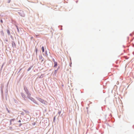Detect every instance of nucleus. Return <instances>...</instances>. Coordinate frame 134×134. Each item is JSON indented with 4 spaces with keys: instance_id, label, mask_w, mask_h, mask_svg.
I'll list each match as a JSON object with an SVG mask.
<instances>
[{
    "instance_id": "f257e3e1",
    "label": "nucleus",
    "mask_w": 134,
    "mask_h": 134,
    "mask_svg": "<svg viewBox=\"0 0 134 134\" xmlns=\"http://www.w3.org/2000/svg\"><path fill=\"white\" fill-rule=\"evenodd\" d=\"M24 90L25 92H26V94L28 95V96H27L28 97L29 99H31L30 96H31V94L29 92L27 88L26 87H24Z\"/></svg>"
},
{
    "instance_id": "f03ea898",
    "label": "nucleus",
    "mask_w": 134,
    "mask_h": 134,
    "mask_svg": "<svg viewBox=\"0 0 134 134\" xmlns=\"http://www.w3.org/2000/svg\"><path fill=\"white\" fill-rule=\"evenodd\" d=\"M38 100L39 101L44 104H46L47 103V101L44 100L43 99L41 98H38Z\"/></svg>"
},
{
    "instance_id": "7ed1b4c3",
    "label": "nucleus",
    "mask_w": 134,
    "mask_h": 134,
    "mask_svg": "<svg viewBox=\"0 0 134 134\" xmlns=\"http://www.w3.org/2000/svg\"><path fill=\"white\" fill-rule=\"evenodd\" d=\"M21 95L22 97L23 98H24V99H25V98H26V96L25 95L24 93H21Z\"/></svg>"
},
{
    "instance_id": "20e7f679",
    "label": "nucleus",
    "mask_w": 134,
    "mask_h": 134,
    "mask_svg": "<svg viewBox=\"0 0 134 134\" xmlns=\"http://www.w3.org/2000/svg\"><path fill=\"white\" fill-rule=\"evenodd\" d=\"M12 46L13 47H15V43L14 42H12Z\"/></svg>"
},
{
    "instance_id": "39448f33",
    "label": "nucleus",
    "mask_w": 134,
    "mask_h": 134,
    "mask_svg": "<svg viewBox=\"0 0 134 134\" xmlns=\"http://www.w3.org/2000/svg\"><path fill=\"white\" fill-rule=\"evenodd\" d=\"M15 120V119H11L10 120V124L11 125L12 124V122L14 121Z\"/></svg>"
},
{
    "instance_id": "423d86ee",
    "label": "nucleus",
    "mask_w": 134,
    "mask_h": 134,
    "mask_svg": "<svg viewBox=\"0 0 134 134\" xmlns=\"http://www.w3.org/2000/svg\"><path fill=\"white\" fill-rule=\"evenodd\" d=\"M54 67H55L57 66V62H54Z\"/></svg>"
},
{
    "instance_id": "0eeeda50",
    "label": "nucleus",
    "mask_w": 134,
    "mask_h": 134,
    "mask_svg": "<svg viewBox=\"0 0 134 134\" xmlns=\"http://www.w3.org/2000/svg\"><path fill=\"white\" fill-rule=\"evenodd\" d=\"M42 52H44V47L43 46L42 47Z\"/></svg>"
},
{
    "instance_id": "6e6552de",
    "label": "nucleus",
    "mask_w": 134,
    "mask_h": 134,
    "mask_svg": "<svg viewBox=\"0 0 134 134\" xmlns=\"http://www.w3.org/2000/svg\"><path fill=\"white\" fill-rule=\"evenodd\" d=\"M24 110L26 113H29V112L28 111L25 110Z\"/></svg>"
},
{
    "instance_id": "1a4fd4ad",
    "label": "nucleus",
    "mask_w": 134,
    "mask_h": 134,
    "mask_svg": "<svg viewBox=\"0 0 134 134\" xmlns=\"http://www.w3.org/2000/svg\"><path fill=\"white\" fill-rule=\"evenodd\" d=\"M31 69V67H29L28 69V70H27V71H29Z\"/></svg>"
},
{
    "instance_id": "9d476101",
    "label": "nucleus",
    "mask_w": 134,
    "mask_h": 134,
    "mask_svg": "<svg viewBox=\"0 0 134 134\" xmlns=\"http://www.w3.org/2000/svg\"><path fill=\"white\" fill-rule=\"evenodd\" d=\"M21 114L23 115H24V112H22L21 113Z\"/></svg>"
},
{
    "instance_id": "9b49d317",
    "label": "nucleus",
    "mask_w": 134,
    "mask_h": 134,
    "mask_svg": "<svg viewBox=\"0 0 134 134\" xmlns=\"http://www.w3.org/2000/svg\"><path fill=\"white\" fill-rule=\"evenodd\" d=\"M1 22L2 23H3V21H2V20H1Z\"/></svg>"
},
{
    "instance_id": "f8f14e48",
    "label": "nucleus",
    "mask_w": 134,
    "mask_h": 134,
    "mask_svg": "<svg viewBox=\"0 0 134 134\" xmlns=\"http://www.w3.org/2000/svg\"><path fill=\"white\" fill-rule=\"evenodd\" d=\"M36 52L37 53V48H36Z\"/></svg>"
},
{
    "instance_id": "ddd939ff",
    "label": "nucleus",
    "mask_w": 134,
    "mask_h": 134,
    "mask_svg": "<svg viewBox=\"0 0 134 134\" xmlns=\"http://www.w3.org/2000/svg\"><path fill=\"white\" fill-rule=\"evenodd\" d=\"M53 62H54H54H55V60H54V59H53Z\"/></svg>"
},
{
    "instance_id": "4468645a",
    "label": "nucleus",
    "mask_w": 134,
    "mask_h": 134,
    "mask_svg": "<svg viewBox=\"0 0 134 134\" xmlns=\"http://www.w3.org/2000/svg\"><path fill=\"white\" fill-rule=\"evenodd\" d=\"M18 122H21V120H19L18 121Z\"/></svg>"
},
{
    "instance_id": "2eb2a0df",
    "label": "nucleus",
    "mask_w": 134,
    "mask_h": 134,
    "mask_svg": "<svg viewBox=\"0 0 134 134\" xmlns=\"http://www.w3.org/2000/svg\"><path fill=\"white\" fill-rule=\"evenodd\" d=\"M10 0H9V1L8 2V3H9L10 2Z\"/></svg>"
},
{
    "instance_id": "dca6fc26",
    "label": "nucleus",
    "mask_w": 134,
    "mask_h": 134,
    "mask_svg": "<svg viewBox=\"0 0 134 134\" xmlns=\"http://www.w3.org/2000/svg\"><path fill=\"white\" fill-rule=\"evenodd\" d=\"M18 30H19L18 28Z\"/></svg>"
}]
</instances>
